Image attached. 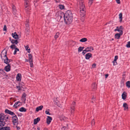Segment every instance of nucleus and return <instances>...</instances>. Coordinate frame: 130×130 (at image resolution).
Listing matches in <instances>:
<instances>
[{"label": "nucleus", "instance_id": "nucleus-1", "mask_svg": "<svg viewBox=\"0 0 130 130\" xmlns=\"http://www.w3.org/2000/svg\"><path fill=\"white\" fill-rule=\"evenodd\" d=\"M65 22L69 24L72 22L73 20V14L70 10L67 11L64 14H63Z\"/></svg>", "mask_w": 130, "mask_h": 130}, {"label": "nucleus", "instance_id": "nucleus-2", "mask_svg": "<svg viewBox=\"0 0 130 130\" xmlns=\"http://www.w3.org/2000/svg\"><path fill=\"white\" fill-rule=\"evenodd\" d=\"M78 3L79 4V6L80 17L82 21H83L84 20L85 16V6L83 0H80Z\"/></svg>", "mask_w": 130, "mask_h": 130}, {"label": "nucleus", "instance_id": "nucleus-3", "mask_svg": "<svg viewBox=\"0 0 130 130\" xmlns=\"http://www.w3.org/2000/svg\"><path fill=\"white\" fill-rule=\"evenodd\" d=\"M7 52L5 49L2 52L1 56L2 60L6 64H10L9 63L12 61V59H9L7 56Z\"/></svg>", "mask_w": 130, "mask_h": 130}, {"label": "nucleus", "instance_id": "nucleus-4", "mask_svg": "<svg viewBox=\"0 0 130 130\" xmlns=\"http://www.w3.org/2000/svg\"><path fill=\"white\" fill-rule=\"evenodd\" d=\"M5 112L6 113L11 115L12 116V121L14 125L17 123L18 120V118L14 113L11 110L6 109L5 110Z\"/></svg>", "mask_w": 130, "mask_h": 130}, {"label": "nucleus", "instance_id": "nucleus-5", "mask_svg": "<svg viewBox=\"0 0 130 130\" xmlns=\"http://www.w3.org/2000/svg\"><path fill=\"white\" fill-rule=\"evenodd\" d=\"M25 9L27 12H30L31 9L30 6L28 5V3L27 2L25 3Z\"/></svg>", "mask_w": 130, "mask_h": 130}, {"label": "nucleus", "instance_id": "nucleus-6", "mask_svg": "<svg viewBox=\"0 0 130 130\" xmlns=\"http://www.w3.org/2000/svg\"><path fill=\"white\" fill-rule=\"evenodd\" d=\"M28 22V19L26 20L25 23L26 27L25 28V31L26 32H29L30 31Z\"/></svg>", "mask_w": 130, "mask_h": 130}, {"label": "nucleus", "instance_id": "nucleus-7", "mask_svg": "<svg viewBox=\"0 0 130 130\" xmlns=\"http://www.w3.org/2000/svg\"><path fill=\"white\" fill-rule=\"evenodd\" d=\"M123 27L122 26H121L119 27H117L114 30L115 31H117L120 32H123Z\"/></svg>", "mask_w": 130, "mask_h": 130}, {"label": "nucleus", "instance_id": "nucleus-8", "mask_svg": "<svg viewBox=\"0 0 130 130\" xmlns=\"http://www.w3.org/2000/svg\"><path fill=\"white\" fill-rule=\"evenodd\" d=\"M4 70H5L6 72H8L10 71L11 69L10 64H7V65L4 68Z\"/></svg>", "mask_w": 130, "mask_h": 130}, {"label": "nucleus", "instance_id": "nucleus-9", "mask_svg": "<svg viewBox=\"0 0 130 130\" xmlns=\"http://www.w3.org/2000/svg\"><path fill=\"white\" fill-rule=\"evenodd\" d=\"M52 120V118L49 116H47L46 119V123L48 124H49Z\"/></svg>", "mask_w": 130, "mask_h": 130}, {"label": "nucleus", "instance_id": "nucleus-10", "mask_svg": "<svg viewBox=\"0 0 130 130\" xmlns=\"http://www.w3.org/2000/svg\"><path fill=\"white\" fill-rule=\"evenodd\" d=\"M21 104V103L19 102L18 101L15 102L14 105L13 107L15 108H17V107L19 106Z\"/></svg>", "mask_w": 130, "mask_h": 130}, {"label": "nucleus", "instance_id": "nucleus-11", "mask_svg": "<svg viewBox=\"0 0 130 130\" xmlns=\"http://www.w3.org/2000/svg\"><path fill=\"white\" fill-rule=\"evenodd\" d=\"M92 56V54L90 53H88L87 54L85 55V58L86 59H88L90 58Z\"/></svg>", "mask_w": 130, "mask_h": 130}, {"label": "nucleus", "instance_id": "nucleus-12", "mask_svg": "<svg viewBox=\"0 0 130 130\" xmlns=\"http://www.w3.org/2000/svg\"><path fill=\"white\" fill-rule=\"evenodd\" d=\"M86 50L87 52H91L94 50L92 46H89L86 48Z\"/></svg>", "mask_w": 130, "mask_h": 130}, {"label": "nucleus", "instance_id": "nucleus-13", "mask_svg": "<svg viewBox=\"0 0 130 130\" xmlns=\"http://www.w3.org/2000/svg\"><path fill=\"white\" fill-rule=\"evenodd\" d=\"M21 75L20 73H18L16 76L17 80L18 81H20L21 80Z\"/></svg>", "mask_w": 130, "mask_h": 130}, {"label": "nucleus", "instance_id": "nucleus-14", "mask_svg": "<svg viewBox=\"0 0 130 130\" xmlns=\"http://www.w3.org/2000/svg\"><path fill=\"white\" fill-rule=\"evenodd\" d=\"M5 124V122L4 121H0V129L3 128Z\"/></svg>", "mask_w": 130, "mask_h": 130}, {"label": "nucleus", "instance_id": "nucleus-15", "mask_svg": "<svg viewBox=\"0 0 130 130\" xmlns=\"http://www.w3.org/2000/svg\"><path fill=\"white\" fill-rule=\"evenodd\" d=\"M122 34V33H117L115 35V38L117 39H119L120 38Z\"/></svg>", "mask_w": 130, "mask_h": 130}, {"label": "nucleus", "instance_id": "nucleus-16", "mask_svg": "<svg viewBox=\"0 0 130 130\" xmlns=\"http://www.w3.org/2000/svg\"><path fill=\"white\" fill-rule=\"evenodd\" d=\"M97 85L95 83H94L92 85V88L93 90H94L96 89Z\"/></svg>", "mask_w": 130, "mask_h": 130}, {"label": "nucleus", "instance_id": "nucleus-17", "mask_svg": "<svg viewBox=\"0 0 130 130\" xmlns=\"http://www.w3.org/2000/svg\"><path fill=\"white\" fill-rule=\"evenodd\" d=\"M12 35L13 38L15 39H17L19 38V36L17 33H12Z\"/></svg>", "mask_w": 130, "mask_h": 130}, {"label": "nucleus", "instance_id": "nucleus-18", "mask_svg": "<svg viewBox=\"0 0 130 130\" xmlns=\"http://www.w3.org/2000/svg\"><path fill=\"white\" fill-rule=\"evenodd\" d=\"M4 114L3 113H1L0 114V121H4Z\"/></svg>", "mask_w": 130, "mask_h": 130}, {"label": "nucleus", "instance_id": "nucleus-19", "mask_svg": "<svg viewBox=\"0 0 130 130\" xmlns=\"http://www.w3.org/2000/svg\"><path fill=\"white\" fill-rule=\"evenodd\" d=\"M127 93L125 92H123V93L122 94V98L123 100L125 99L126 97Z\"/></svg>", "mask_w": 130, "mask_h": 130}, {"label": "nucleus", "instance_id": "nucleus-20", "mask_svg": "<svg viewBox=\"0 0 130 130\" xmlns=\"http://www.w3.org/2000/svg\"><path fill=\"white\" fill-rule=\"evenodd\" d=\"M40 119L39 118H37L34 120V124H36L40 121Z\"/></svg>", "mask_w": 130, "mask_h": 130}, {"label": "nucleus", "instance_id": "nucleus-21", "mask_svg": "<svg viewBox=\"0 0 130 130\" xmlns=\"http://www.w3.org/2000/svg\"><path fill=\"white\" fill-rule=\"evenodd\" d=\"M123 107L124 108V110H127L128 108V106L126 103H124L123 105Z\"/></svg>", "mask_w": 130, "mask_h": 130}, {"label": "nucleus", "instance_id": "nucleus-22", "mask_svg": "<svg viewBox=\"0 0 130 130\" xmlns=\"http://www.w3.org/2000/svg\"><path fill=\"white\" fill-rule=\"evenodd\" d=\"M43 108V106H40L37 107L36 109V111H38L40 110H41Z\"/></svg>", "mask_w": 130, "mask_h": 130}, {"label": "nucleus", "instance_id": "nucleus-23", "mask_svg": "<svg viewBox=\"0 0 130 130\" xmlns=\"http://www.w3.org/2000/svg\"><path fill=\"white\" fill-rule=\"evenodd\" d=\"M32 61V56L31 54H28V61L29 62Z\"/></svg>", "mask_w": 130, "mask_h": 130}, {"label": "nucleus", "instance_id": "nucleus-24", "mask_svg": "<svg viewBox=\"0 0 130 130\" xmlns=\"http://www.w3.org/2000/svg\"><path fill=\"white\" fill-rule=\"evenodd\" d=\"M19 111L22 112H25L26 111V109L23 107H22L19 109Z\"/></svg>", "mask_w": 130, "mask_h": 130}, {"label": "nucleus", "instance_id": "nucleus-25", "mask_svg": "<svg viewBox=\"0 0 130 130\" xmlns=\"http://www.w3.org/2000/svg\"><path fill=\"white\" fill-rule=\"evenodd\" d=\"M10 128L9 127H4L3 128L0 129V130H10Z\"/></svg>", "mask_w": 130, "mask_h": 130}, {"label": "nucleus", "instance_id": "nucleus-26", "mask_svg": "<svg viewBox=\"0 0 130 130\" xmlns=\"http://www.w3.org/2000/svg\"><path fill=\"white\" fill-rule=\"evenodd\" d=\"M11 42L13 44H17L18 42L17 40H12L11 41Z\"/></svg>", "mask_w": 130, "mask_h": 130}, {"label": "nucleus", "instance_id": "nucleus-27", "mask_svg": "<svg viewBox=\"0 0 130 130\" xmlns=\"http://www.w3.org/2000/svg\"><path fill=\"white\" fill-rule=\"evenodd\" d=\"M26 95L25 93H24L22 95V99L23 100H24L25 101L26 100V98H25L26 97Z\"/></svg>", "mask_w": 130, "mask_h": 130}, {"label": "nucleus", "instance_id": "nucleus-28", "mask_svg": "<svg viewBox=\"0 0 130 130\" xmlns=\"http://www.w3.org/2000/svg\"><path fill=\"white\" fill-rule=\"evenodd\" d=\"M75 108H71L70 109V111L71 114L72 115L73 114H74V111H75Z\"/></svg>", "mask_w": 130, "mask_h": 130}, {"label": "nucleus", "instance_id": "nucleus-29", "mask_svg": "<svg viewBox=\"0 0 130 130\" xmlns=\"http://www.w3.org/2000/svg\"><path fill=\"white\" fill-rule=\"evenodd\" d=\"M9 116L8 115H5L4 114V120H5V121H7V120L9 118Z\"/></svg>", "mask_w": 130, "mask_h": 130}, {"label": "nucleus", "instance_id": "nucleus-30", "mask_svg": "<svg viewBox=\"0 0 130 130\" xmlns=\"http://www.w3.org/2000/svg\"><path fill=\"white\" fill-rule=\"evenodd\" d=\"M84 48V47L80 46L78 48V52H80L83 50Z\"/></svg>", "mask_w": 130, "mask_h": 130}, {"label": "nucleus", "instance_id": "nucleus-31", "mask_svg": "<svg viewBox=\"0 0 130 130\" xmlns=\"http://www.w3.org/2000/svg\"><path fill=\"white\" fill-rule=\"evenodd\" d=\"M122 15L121 13H120L119 14V21L121 22L122 20Z\"/></svg>", "mask_w": 130, "mask_h": 130}, {"label": "nucleus", "instance_id": "nucleus-32", "mask_svg": "<svg viewBox=\"0 0 130 130\" xmlns=\"http://www.w3.org/2000/svg\"><path fill=\"white\" fill-rule=\"evenodd\" d=\"M29 48V47L27 45L26 46H25V48L26 50L27 51L28 53H29L30 52V49Z\"/></svg>", "mask_w": 130, "mask_h": 130}, {"label": "nucleus", "instance_id": "nucleus-33", "mask_svg": "<svg viewBox=\"0 0 130 130\" xmlns=\"http://www.w3.org/2000/svg\"><path fill=\"white\" fill-rule=\"evenodd\" d=\"M126 86L127 88H130V81H128L126 82Z\"/></svg>", "mask_w": 130, "mask_h": 130}, {"label": "nucleus", "instance_id": "nucleus-34", "mask_svg": "<svg viewBox=\"0 0 130 130\" xmlns=\"http://www.w3.org/2000/svg\"><path fill=\"white\" fill-rule=\"evenodd\" d=\"M75 102H73L71 105V108H75Z\"/></svg>", "mask_w": 130, "mask_h": 130}, {"label": "nucleus", "instance_id": "nucleus-35", "mask_svg": "<svg viewBox=\"0 0 130 130\" xmlns=\"http://www.w3.org/2000/svg\"><path fill=\"white\" fill-rule=\"evenodd\" d=\"M87 39L86 38H84L80 40L79 41L81 42H84L87 41Z\"/></svg>", "mask_w": 130, "mask_h": 130}, {"label": "nucleus", "instance_id": "nucleus-36", "mask_svg": "<svg viewBox=\"0 0 130 130\" xmlns=\"http://www.w3.org/2000/svg\"><path fill=\"white\" fill-rule=\"evenodd\" d=\"M12 7L13 12L15 14L17 11L15 9V7L14 5H13L12 6Z\"/></svg>", "mask_w": 130, "mask_h": 130}, {"label": "nucleus", "instance_id": "nucleus-37", "mask_svg": "<svg viewBox=\"0 0 130 130\" xmlns=\"http://www.w3.org/2000/svg\"><path fill=\"white\" fill-rule=\"evenodd\" d=\"M5 72L3 69H0V75L1 74H3Z\"/></svg>", "mask_w": 130, "mask_h": 130}, {"label": "nucleus", "instance_id": "nucleus-38", "mask_svg": "<svg viewBox=\"0 0 130 130\" xmlns=\"http://www.w3.org/2000/svg\"><path fill=\"white\" fill-rule=\"evenodd\" d=\"M59 8L61 9H63L64 8V5H59Z\"/></svg>", "mask_w": 130, "mask_h": 130}, {"label": "nucleus", "instance_id": "nucleus-39", "mask_svg": "<svg viewBox=\"0 0 130 130\" xmlns=\"http://www.w3.org/2000/svg\"><path fill=\"white\" fill-rule=\"evenodd\" d=\"M10 47L12 49H15V48H17L16 47V46H15V45H11L10 46Z\"/></svg>", "mask_w": 130, "mask_h": 130}, {"label": "nucleus", "instance_id": "nucleus-40", "mask_svg": "<svg viewBox=\"0 0 130 130\" xmlns=\"http://www.w3.org/2000/svg\"><path fill=\"white\" fill-rule=\"evenodd\" d=\"M126 47L127 48L130 47V41L128 42L127 44L126 45Z\"/></svg>", "mask_w": 130, "mask_h": 130}, {"label": "nucleus", "instance_id": "nucleus-41", "mask_svg": "<svg viewBox=\"0 0 130 130\" xmlns=\"http://www.w3.org/2000/svg\"><path fill=\"white\" fill-rule=\"evenodd\" d=\"M18 51H19V49L18 48H15V49L14 51V52L13 54L14 55H15L16 54L17 52Z\"/></svg>", "mask_w": 130, "mask_h": 130}, {"label": "nucleus", "instance_id": "nucleus-42", "mask_svg": "<svg viewBox=\"0 0 130 130\" xmlns=\"http://www.w3.org/2000/svg\"><path fill=\"white\" fill-rule=\"evenodd\" d=\"M61 118H61V120H66L67 118L64 116H62Z\"/></svg>", "mask_w": 130, "mask_h": 130}, {"label": "nucleus", "instance_id": "nucleus-43", "mask_svg": "<svg viewBox=\"0 0 130 130\" xmlns=\"http://www.w3.org/2000/svg\"><path fill=\"white\" fill-rule=\"evenodd\" d=\"M63 14H60V15H59L58 16V18H59L60 19H61V18L63 17V15H62Z\"/></svg>", "mask_w": 130, "mask_h": 130}, {"label": "nucleus", "instance_id": "nucleus-44", "mask_svg": "<svg viewBox=\"0 0 130 130\" xmlns=\"http://www.w3.org/2000/svg\"><path fill=\"white\" fill-rule=\"evenodd\" d=\"M93 2L91 1H90L89 0V1L88 3L89 5V6H90L92 5V3H93Z\"/></svg>", "mask_w": 130, "mask_h": 130}, {"label": "nucleus", "instance_id": "nucleus-45", "mask_svg": "<svg viewBox=\"0 0 130 130\" xmlns=\"http://www.w3.org/2000/svg\"><path fill=\"white\" fill-rule=\"evenodd\" d=\"M59 35V33H56V35L55 36V38L56 39L58 37Z\"/></svg>", "mask_w": 130, "mask_h": 130}, {"label": "nucleus", "instance_id": "nucleus-46", "mask_svg": "<svg viewBox=\"0 0 130 130\" xmlns=\"http://www.w3.org/2000/svg\"><path fill=\"white\" fill-rule=\"evenodd\" d=\"M3 30L4 31H6L7 30V27L6 25H4V28H3Z\"/></svg>", "mask_w": 130, "mask_h": 130}, {"label": "nucleus", "instance_id": "nucleus-47", "mask_svg": "<svg viewBox=\"0 0 130 130\" xmlns=\"http://www.w3.org/2000/svg\"><path fill=\"white\" fill-rule=\"evenodd\" d=\"M95 124V122L94 119H93L91 122V125L92 126L94 125Z\"/></svg>", "mask_w": 130, "mask_h": 130}, {"label": "nucleus", "instance_id": "nucleus-48", "mask_svg": "<svg viewBox=\"0 0 130 130\" xmlns=\"http://www.w3.org/2000/svg\"><path fill=\"white\" fill-rule=\"evenodd\" d=\"M29 62L30 63V67H33V65L32 63V61Z\"/></svg>", "mask_w": 130, "mask_h": 130}, {"label": "nucleus", "instance_id": "nucleus-49", "mask_svg": "<svg viewBox=\"0 0 130 130\" xmlns=\"http://www.w3.org/2000/svg\"><path fill=\"white\" fill-rule=\"evenodd\" d=\"M87 52L86 51V49H85V50L83 51L82 52V54L83 55H84Z\"/></svg>", "mask_w": 130, "mask_h": 130}, {"label": "nucleus", "instance_id": "nucleus-50", "mask_svg": "<svg viewBox=\"0 0 130 130\" xmlns=\"http://www.w3.org/2000/svg\"><path fill=\"white\" fill-rule=\"evenodd\" d=\"M118 56L117 55L115 56V58L114 59V61H117V60L118 59Z\"/></svg>", "mask_w": 130, "mask_h": 130}, {"label": "nucleus", "instance_id": "nucleus-51", "mask_svg": "<svg viewBox=\"0 0 130 130\" xmlns=\"http://www.w3.org/2000/svg\"><path fill=\"white\" fill-rule=\"evenodd\" d=\"M113 64L114 66L116 65L117 64V61H114V60L113 61Z\"/></svg>", "mask_w": 130, "mask_h": 130}, {"label": "nucleus", "instance_id": "nucleus-52", "mask_svg": "<svg viewBox=\"0 0 130 130\" xmlns=\"http://www.w3.org/2000/svg\"><path fill=\"white\" fill-rule=\"evenodd\" d=\"M45 113L46 114L49 115H51L50 113L47 110H46L45 111Z\"/></svg>", "mask_w": 130, "mask_h": 130}, {"label": "nucleus", "instance_id": "nucleus-53", "mask_svg": "<svg viewBox=\"0 0 130 130\" xmlns=\"http://www.w3.org/2000/svg\"><path fill=\"white\" fill-rule=\"evenodd\" d=\"M96 66V64L95 63H94L92 65V67L93 68H95Z\"/></svg>", "mask_w": 130, "mask_h": 130}, {"label": "nucleus", "instance_id": "nucleus-54", "mask_svg": "<svg viewBox=\"0 0 130 130\" xmlns=\"http://www.w3.org/2000/svg\"><path fill=\"white\" fill-rule=\"evenodd\" d=\"M116 2L118 4H120V0H116Z\"/></svg>", "mask_w": 130, "mask_h": 130}, {"label": "nucleus", "instance_id": "nucleus-55", "mask_svg": "<svg viewBox=\"0 0 130 130\" xmlns=\"http://www.w3.org/2000/svg\"><path fill=\"white\" fill-rule=\"evenodd\" d=\"M17 88L19 90H20V87H17Z\"/></svg>", "mask_w": 130, "mask_h": 130}, {"label": "nucleus", "instance_id": "nucleus-56", "mask_svg": "<svg viewBox=\"0 0 130 130\" xmlns=\"http://www.w3.org/2000/svg\"><path fill=\"white\" fill-rule=\"evenodd\" d=\"M108 74H106L105 75V78H107V77L108 76Z\"/></svg>", "mask_w": 130, "mask_h": 130}, {"label": "nucleus", "instance_id": "nucleus-57", "mask_svg": "<svg viewBox=\"0 0 130 130\" xmlns=\"http://www.w3.org/2000/svg\"><path fill=\"white\" fill-rule=\"evenodd\" d=\"M56 2H59V0H55Z\"/></svg>", "mask_w": 130, "mask_h": 130}, {"label": "nucleus", "instance_id": "nucleus-58", "mask_svg": "<svg viewBox=\"0 0 130 130\" xmlns=\"http://www.w3.org/2000/svg\"><path fill=\"white\" fill-rule=\"evenodd\" d=\"M20 129V127H17V129L19 130Z\"/></svg>", "mask_w": 130, "mask_h": 130}, {"label": "nucleus", "instance_id": "nucleus-59", "mask_svg": "<svg viewBox=\"0 0 130 130\" xmlns=\"http://www.w3.org/2000/svg\"><path fill=\"white\" fill-rule=\"evenodd\" d=\"M25 1V3H26V2H27V1L28 0H24Z\"/></svg>", "mask_w": 130, "mask_h": 130}, {"label": "nucleus", "instance_id": "nucleus-60", "mask_svg": "<svg viewBox=\"0 0 130 130\" xmlns=\"http://www.w3.org/2000/svg\"><path fill=\"white\" fill-rule=\"evenodd\" d=\"M94 99V97H93L92 98V99L93 100V99Z\"/></svg>", "mask_w": 130, "mask_h": 130}, {"label": "nucleus", "instance_id": "nucleus-61", "mask_svg": "<svg viewBox=\"0 0 130 130\" xmlns=\"http://www.w3.org/2000/svg\"><path fill=\"white\" fill-rule=\"evenodd\" d=\"M111 40H113V39H111Z\"/></svg>", "mask_w": 130, "mask_h": 130}, {"label": "nucleus", "instance_id": "nucleus-62", "mask_svg": "<svg viewBox=\"0 0 130 130\" xmlns=\"http://www.w3.org/2000/svg\"><path fill=\"white\" fill-rule=\"evenodd\" d=\"M37 129H38L39 130V129H38V128H37Z\"/></svg>", "mask_w": 130, "mask_h": 130}, {"label": "nucleus", "instance_id": "nucleus-63", "mask_svg": "<svg viewBox=\"0 0 130 130\" xmlns=\"http://www.w3.org/2000/svg\"><path fill=\"white\" fill-rule=\"evenodd\" d=\"M37 129H38L39 130V129H38V128H37Z\"/></svg>", "mask_w": 130, "mask_h": 130}, {"label": "nucleus", "instance_id": "nucleus-64", "mask_svg": "<svg viewBox=\"0 0 130 130\" xmlns=\"http://www.w3.org/2000/svg\"><path fill=\"white\" fill-rule=\"evenodd\" d=\"M37 129H38L39 130V129H38V128H37Z\"/></svg>", "mask_w": 130, "mask_h": 130}]
</instances>
